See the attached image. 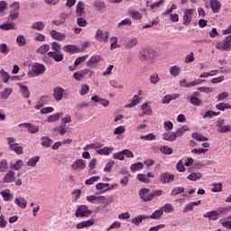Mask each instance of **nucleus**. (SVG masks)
Returning a JSON list of instances; mask_svg holds the SVG:
<instances>
[{"label":"nucleus","mask_w":231,"mask_h":231,"mask_svg":"<svg viewBox=\"0 0 231 231\" xmlns=\"http://www.w3.org/2000/svg\"><path fill=\"white\" fill-rule=\"evenodd\" d=\"M64 93L66 90L62 87H56L52 90V97L56 102H60L64 98Z\"/></svg>","instance_id":"8"},{"label":"nucleus","mask_w":231,"mask_h":231,"mask_svg":"<svg viewBox=\"0 0 231 231\" xmlns=\"http://www.w3.org/2000/svg\"><path fill=\"white\" fill-rule=\"evenodd\" d=\"M209 5L213 14H219V10H221V2L219 0H209Z\"/></svg>","instance_id":"19"},{"label":"nucleus","mask_w":231,"mask_h":231,"mask_svg":"<svg viewBox=\"0 0 231 231\" xmlns=\"http://www.w3.org/2000/svg\"><path fill=\"white\" fill-rule=\"evenodd\" d=\"M181 73V68H180V66L178 65H174L171 66L170 68V75H171V77H178L180 74Z\"/></svg>","instance_id":"31"},{"label":"nucleus","mask_w":231,"mask_h":231,"mask_svg":"<svg viewBox=\"0 0 231 231\" xmlns=\"http://www.w3.org/2000/svg\"><path fill=\"white\" fill-rule=\"evenodd\" d=\"M88 54L81 56V57H78L74 61L75 68H77V66H79V64H82V62H86V60H88Z\"/></svg>","instance_id":"52"},{"label":"nucleus","mask_w":231,"mask_h":231,"mask_svg":"<svg viewBox=\"0 0 231 231\" xmlns=\"http://www.w3.org/2000/svg\"><path fill=\"white\" fill-rule=\"evenodd\" d=\"M94 39L97 41V42H107L109 41V32L97 30L94 35Z\"/></svg>","instance_id":"6"},{"label":"nucleus","mask_w":231,"mask_h":231,"mask_svg":"<svg viewBox=\"0 0 231 231\" xmlns=\"http://www.w3.org/2000/svg\"><path fill=\"white\" fill-rule=\"evenodd\" d=\"M135 46H138V39L137 38H129L125 44V50H133Z\"/></svg>","instance_id":"23"},{"label":"nucleus","mask_w":231,"mask_h":231,"mask_svg":"<svg viewBox=\"0 0 231 231\" xmlns=\"http://www.w3.org/2000/svg\"><path fill=\"white\" fill-rule=\"evenodd\" d=\"M159 180L161 183H163V185H167V183H172V181L174 180V175L169 172H164L160 175Z\"/></svg>","instance_id":"12"},{"label":"nucleus","mask_w":231,"mask_h":231,"mask_svg":"<svg viewBox=\"0 0 231 231\" xmlns=\"http://www.w3.org/2000/svg\"><path fill=\"white\" fill-rule=\"evenodd\" d=\"M8 171V161L2 160L0 162V172H6Z\"/></svg>","instance_id":"57"},{"label":"nucleus","mask_w":231,"mask_h":231,"mask_svg":"<svg viewBox=\"0 0 231 231\" xmlns=\"http://www.w3.org/2000/svg\"><path fill=\"white\" fill-rule=\"evenodd\" d=\"M216 107L219 111H225V109H231V105L226 103H219L216 106Z\"/></svg>","instance_id":"61"},{"label":"nucleus","mask_w":231,"mask_h":231,"mask_svg":"<svg viewBox=\"0 0 231 231\" xmlns=\"http://www.w3.org/2000/svg\"><path fill=\"white\" fill-rule=\"evenodd\" d=\"M94 8L97 12H103L106 9V4L102 0H97L94 2Z\"/></svg>","instance_id":"38"},{"label":"nucleus","mask_w":231,"mask_h":231,"mask_svg":"<svg viewBox=\"0 0 231 231\" xmlns=\"http://www.w3.org/2000/svg\"><path fill=\"white\" fill-rule=\"evenodd\" d=\"M24 167V162L23 160L18 159L15 162L10 163V169L11 171H21Z\"/></svg>","instance_id":"24"},{"label":"nucleus","mask_w":231,"mask_h":231,"mask_svg":"<svg viewBox=\"0 0 231 231\" xmlns=\"http://www.w3.org/2000/svg\"><path fill=\"white\" fill-rule=\"evenodd\" d=\"M189 103L192 104V106H201L202 102L200 101L199 98L196 97L195 96H190L189 97Z\"/></svg>","instance_id":"60"},{"label":"nucleus","mask_w":231,"mask_h":231,"mask_svg":"<svg viewBox=\"0 0 231 231\" xmlns=\"http://www.w3.org/2000/svg\"><path fill=\"white\" fill-rule=\"evenodd\" d=\"M46 71V67L40 63H35L32 66V69L27 72V77L29 79H33L35 77H39V75H42Z\"/></svg>","instance_id":"1"},{"label":"nucleus","mask_w":231,"mask_h":231,"mask_svg":"<svg viewBox=\"0 0 231 231\" xmlns=\"http://www.w3.org/2000/svg\"><path fill=\"white\" fill-rule=\"evenodd\" d=\"M137 180L142 183H151V179L147 178V175L143 173L138 174Z\"/></svg>","instance_id":"53"},{"label":"nucleus","mask_w":231,"mask_h":231,"mask_svg":"<svg viewBox=\"0 0 231 231\" xmlns=\"http://www.w3.org/2000/svg\"><path fill=\"white\" fill-rule=\"evenodd\" d=\"M0 75L2 77L3 82H5V84L8 83V80H10V74H8V72L2 69L0 71Z\"/></svg>","instance_id":"62"},{"label":"nucleus","mask_w":231,"mask_h":231,"mask_svg":"<svg viewBox=\"0 0 231 231\" xmlns=\"http://www.w3.org/2000/svg\"><path fill=\"white\" fill-rule=\"evenodd\" d=\"M212 187L211 192H221L223 190V184L221 182L213 183Z\"/></svg>","instance_id":"56"},{"label":"nucleus","mask_w":231,"mask_h":231,"mask_svg":"<svg viewBox=\"0 0 231 231\" xmlns=\"http://www.w3.org/2000/svg\"><path fill=\"white\" fill-rule=\"evenodd\" d=\"M187 131H190V129L187 128V126H181L173 132V134H175V138H180V136H183Z\"/></svg>","instance_id":"39"},{"label":"nucleus","mask_w":231,"mask_h":231,"mask_svg":"<svg viewBox=\"0 0 231 231\" xmlns=\"http://www.w3.org/2000/svg\"><path fill=\"white\" fill-rule=\"evenodd\" d=\"M162 210L165 214H172V212H174V207L170 203H166L163 205Z\"/></svg>","instance_id":"50"},{"label":"nucleus","mask_w":231,"mask_h":231,"mask_svg":"<svg viewBox=\"0 0 231 231\" xmlns=\"http://www.w3.org/2000/svg\"><path fill=\"white\" fill-rule=\"evenodd\" d=\"M60 116H62V113L60 112L51 115L47 117V122L49 123L58 122V120H60Z\"/></svg>","instance_id":"40"},{"label":"nucleus","mask_w":231,"mask_h":231,"mask_svg":"<svg viewBox=\"0 0 231 231\" xmlns=\"http://www.w3.org/2000/svg\"><path fill=\"white\" fill-rule=\"evenodd\" d=\"M18 87L20 88V93L23 98H30V89L28 87L23 83H18Z\"/></svg>","instance_id":"25"},{"label":"nucleus","mask_w":231,"mask_h":231,"mask_svg":"<svg viewBox=\"0 0 231 231\" xmlns=\"http://www.w3.org/2000/svg\"><path fill=\"white\" fill-rule=\"evenodd\" d=\"M109 85L112 88H115V89H124V85L118 83V81L115 79L110 80Z\"/></svg>","instance_id":"59"},{"label":"nucleus","mask_w":231,"mask_h":231,"mask_svg":"<svg viewBox=\"0 0 231 231\" xmlns=\"http://www.w3.org/2000/svg\"><path fill=\"white\" fill-rule=\"evenodd\" d=\"M139 196L140 199L142 201H144V203H148V201H152V195H151V189L143 188L139 190Z\"/></svg>","instance_id":"9"},{"label":"nucleus","mask_w":231,"mask_h":231,"mask_svg":"<svg viewBox=\"0 0 231 231\" xmlns=\"http://www.w3.org/2000/svg\"><path fill=\"white\" fill-rule=\"evenodd\" d=\"M138 102H140V97H138V95H134L133 98L130 100V103L126 104L125 107L126 108L134 107V106H136Z\"/></svg>","instance_id":"41"},{"label":"nucleus","mask_w":231,"mask_h":231,"mask_svg":"<svg viewBox=\"0 0 231 231\" xmlns=\"http://www.w3.org/2000/svg\"><path fill=\"white\" fill-rule=\"evenodd\" d=\"M216 48L219 51H231V35L226 36L224 41L217 42Z\"/></svg>","instance_id":"3"},{"label":"nucleus","mask_w":231,"mask_h":231,"mask_svg":"<svg viewBox=\"0 0 231 231\" xmlns=\"http://www.w3.org/2000/svg\"><path fill=\"white\" fill-rule=\"evenodd\" d=\"M14 204L17 205L19 208L24 209L26 208L28 202H26V199H24V197H19L14 199Z\"/></svg>","instance_id":"27"},{"label":"nucleus","mask_w":231,"mask_h":231,"mask_svg":"<svg viewBox=\"0 0 231 231\" xmlns=\"http://www.w3.org/2000/svg\"><path fill=\"white\" fill-rule=\"evenodd\" d=\"M16 44L20 47L26 46V38H24V35L20 34L17 36Z\"/></svg>","instance_id":"51"},{"label":"nucleus","mask_w":231,"mask_h":231,"mask_svg":"<svg viewBox=\"0 0 231 231\" xmlns=\"http://www.w3.org/2000/svg\"><path fill=\"white\" fill-rule=\"evenodd\" d=\"M192 138H194V140L197 142H208V138L199 133H193Z\"/></svg>","instance_id":"43"},{"label":"nucleus","mask_w":231,"mask_h":231,"mask_svg":"<svg viewBox=\"0 0 231 231\" xmlns=\"http://www.w3.org/2000/svg\"><path fill=\"white\" fill-rule=\"evenodd\" d=\"M4 183H14L15 181V171L9 170L3 179Z\"/></svg>","instance_id":"17"},{"label":"nucleus","mask_w":231,"mask_h":231,"mask_svg":"<svg viewBox=\"0 0 231 231\" xmlns=\"http://www.w3.org/2000/svg\"><path fill=\"white\" fill-rule=\"evenodd\" d=\"M12 93H14V88H5L2 92H1V97L2 98H4L5 100H6V98H9L10 96L12 95Z\"/></svg>","instance_id":"42"},{"label":"nucleus","mask_w":231,"mask_h":231,"mask_svg":"<svg viewBox=\"0 0 231 231\" xmlns=\"http://www.w3.org/2000/svg\"><path fill=\"white\" fill-rule=\"evenodd\" d=\"M144 219H149V216L139 215L135 217L134 219H132V223L133 225H135V226H140V223H142V221H144Z\"/></svg>","instance_id":"29"},{"label":"nucleus","mask_w":231,"mask_h":231,"mask_svg":"<svg viewBox=\"0 0 231 231\" xmlns=\"http://www.w3.org/2000/svg\"><path fill=\"white\" fill-rule=\"evenodd\" d=\"M93 225H95V219L91 218V219L78 223L76 225V228L78 230H82V228H89V226H93Z\"/></svg>","instance_id":"16"},{"label":"nucleus","mask_w":231,"mask_h":231,"mask_svg":"<svg viewBox=\"0 0 231 231\" xmlns=\"http://www.w3.org/2000/svg\"><path fill=\"white\" fill-rule=\"evenodd\" d=\"M142 169H143V162L134 163V164H131L130 166V170L132 171V172H136V171H142Z\"/></svg>","instance_id":"47"},{"label":"nucleus","mask_w":231,"mask_h":231,"mask_svg":"<svg viewBox=\"0 0 231 231\" xmlns=\"http://www.w3.org/2000/svg\"><path fill=\"white\" fill-rule=\"evenodd\" d=\"M20 5L19 2H14L10 5V8L12 9L10 11V14H9V19H11V21H15V19H17V17H19V8H20Z\"/></svg>","instance_id":"7"},{"label":"nucleus","mask_w":231,"mask_h":231,"mask_svg":"<svg viewBox=\"0 0 231 231\" xmlns=\"http://www.w3.org/2000/svg\"><path fill=\"white\" fill-rule=\"evenodd\" d=\"M18 127H26L31 134H35V133H39V126L33 125L29 123H22L18 125Z\"/></svg>","instance_id":"18"},{"label":"nucleus","mask_w":231,"mask_h":231,"mask_svg":"<svg viewBox=\"0 0 231 231\" xmlns=\"http://www.w3.org/2000/svg\"><path fill=\"white\" fill-rule=\"evenodd\" d=\"M48 51H50V45L48 43H45L38 48L36 53H39L40 55H44V53Z\"/></svg>","instance_id":"45"},{"label":"nucleus","mask_w":231,"mask_h":231,"mask_svg":"<svg viewBox=\"0 0 231 231\" xmlns=\"http://www.w3.org/2000/svg\"><path fill=\"white\" fill-rule=\"evenodd\" d=\"M92 211L88 208L87 205L79 206L75 212L76 217H89L91 216Z\"/></svg>","instance_id":"5"},{"label":"nucleus","mask_w":231,"mask_h":231,"mask_svg":"<svg viewBox=\"0 0 231 231\" xmlns=\"http://www.w3.org/2000/svg\"><path fill=\"white\" fill-rule=\"evenodd\" d=\"M88 73V69H83L79 71L75 72L73 74V79H75V80H82V79H84V77H86Z\"/></svg>","instance_id":"20"},{"label":"nucleus","mask_w":231,"mask_h":231,"mask_svg":"<svg viewBox=\"0 0 231 231\" xmlns=\"http://www.w3.org/2000/svg\"><path fill=\"white\" fill-rule=\"evenodd\" d=\"M46 26V23L44 22H34L32 25L31 28L32 30H37L38 32H42Z\"/></svg>","instance_id":"30"},{"label":"nucleus","mask_w":231,"mask_h":231,"mask_svg":"<svg viewBox=\"0 0 231 231\" xmlns=\"http://www.w3.org/2000/svg\"><path fill=\"white\" fill-rule=\"evenodd\" d=\"M47 55L48 57H51V59H53L55 62H62V60H64V54H62L60 51H49Z\"/></svg>","instance_id":"14"},{"label":"nucleus","mask_w":231,"mask_h":231,"mask_svg":"<svg viewBox=\"0 0 231 231\" xmlns=\"http://www.w3.org/2000/svg\"><path fill=\"white\" fill-rule=\"evenodd\" d=\"M97 181H100L99 176H93L85 181V185H94Z\"/></svg>","instance_id":"55"},{"label":"nucleus","mask_w":231,"mask_h":231,"mask_svg":"<svg viewBox=\"0 0 231 231\" xmlns=\"http://www.w3.org/2000/svg\"><path fill=\"white\" fill-rule=\"evenodd\" d=\"M40 159L41 158L39 156H34V157L29 159L28 162H27V166L28 167H32V168L37 167V163H39Z\"/></svg>","instance_id":"44"},{"label":"nucleus","mask_w":231,"mask_h":231,"mask_svg":"<svg viewBox=\"0 0 231 231\" xmlns=\"http://www.w3.org/2000/svg\"><path fill=\"white\" fill-rule=\"evenodd\" d=\"M72 171H84L86 169V161L82 159H77L72 164H71Z\"/></svg>","instance_id":"11"},{"label":"nucleus","mask_w":231,"mask_h":231,"mask_svg":"<svg viewBox=\"0 0 231 231\" xmlns=\"http://www.w3.org/2000/svg\"><path fill=\"white\" fill-rule=\"evenodd\" d=\"M115 149L113 147H104L97 151V154H104L105 156H109L111 152H113Z\"/></svg>","instance_id":"36"},{"label":"nucleus","mask_w":231,"mask_h":231,"mask_svg":"<svg viewBox=\"0 0 231 231\" xmlns=\"http://www.w3.org/2000/svg\"><path fill=\"white\" fill-rule=\"evenodd\" d=\"M187 178L189 181H198L200 178H203V174L201 172H191Z\"/></svg>","instance_id":"37"},{"label":"nucleus","mask_w":231,"mask_h":231,"mask_svg":"<svg viewBox=\"0 0 231 231\" xmlns=\"http://www.w3.org/2000/svg\"><path fill=\"white\" fill-rule=\"evenodd\" d=\"M50 36L51 37V39H53L54 41H59V42H62L66 40V33H62L56 30H51L50 32Z\"/></svg>","instance_id":"13"},{"label":"nucleus","mask_w":231,"mask_h":231,"mask_svg":"<svg viewBox=\"0 0 231 231\" xmlns=\"http://www.w3.org/2000/svg\"><path fill=\"white\" fill-rule=\"evenodd\" d=\"M102 60V58L98 55H93L86 63V66L88 68H91V66H94V64H98Z\"/></svg>","instance_id":"26"},{"label":"nucleus","mask_w":231,"mask_h":231,"mask_svg":"<svg viewBox=\"0 0 231 231\" xmlns=\"http://www.w3.org/2000/svg\"><path fill=\"white\" fill-rule=\"evenodd\" d=\"M161 5H163V0H159L158 2H154V3L151 2V1L146 2V6L148 8H151V10H154V8H157Z\"/></svg>","instance_id":"46"},{"label":"nucleus","mask_w":231,"mask_h":231,"mask_svg":"<svg viewBox=\"0 0 231 231\" xmlns=\"http://www.w3.org/2000/svg\"><path fill=\"white\" fill-rule=\"evenodd\" d=\"M51 143H53V140H51L50 137H48V136L42 137V147H50V145H51Z\"/></svg>","instance_id":"48"},{"label":"nucleus","mask_w":231,"mask_h":231,"mask_svg":"<svg viewBox=\"0 0 231 231\" xmlns=\"http://www.w3.org/2000/svg\"><path fill=\"white\" fill-rule=\"evenodd\" d=\"M162 216H163V208H161L152 213V215L148 217V219H160Z\"/></svg>","instance_id":"34"},{"label":"nucleus","mask_w":231,"mask_h":231,"mask_svg":"<svg viewBox=\"0 0 231 231\" xmlns=\"http://www.w3.org/2000/svg\"><path fill=\"white\" fill-rule=\"evenodd\" d=\"M162 140H165L166 142H174L176 140V135L174 134V132H168L162 134Z\"/></svg>","instance_id":"35"},{"label":"nucleus","mask_w":231,"mask_h":231,"mask_svg":"<svg viewBox=\"0 0 231 231\" xmlns=\"http://www.w3.org/2000/svg\"><path fill=\"white\" fill-rule=\"evenodd\" d=\"M130 15L134 21H140L143 17V14L138 11H131Z\"/></svg>","instance_id":"49"},{"label":"nucleus","mask_w":231,"mask_h":231,"mask_svg":"<svg viewBox=\"0 0 231 231\" xmlns=\"http://www.w3.org/2000/svg\"><path fill=\"white\" fill-rule=\"evenodd\" d=\"M1 30L8 32V30H15V23L14 22L4 23L0 25Z\"/></svg>","instance_id":"33"},{"label":"nucleus","mask_w":231,"mask_h":231,"mask_svg":"<svg viewBox=\"0 0 231 231\" xmlns=\"http://www.w3.org/2000/svg\"><path fill=\"white\" fill-rule=\"evenodd\" d=\"M0 196H2L4 201H10V199H14V194L10 192V189L1 191Z\"/></svg>","instance_id":"32"},{"label":"nucleus","mask_w":231,"mask_h":231,"mask_svg":"<svg viewBox=\"0 0 231 231\" xmlns=\"http://www.w3.org/2000/svg\"><path fill=\"white\" fill-rule=\"evenodd\" d=\"M150 82L153 85L158 84V82H160V76H158L157 73L152 74L150 77Z\"/></svg>","instance_id":"63"},{"label":"nucleus","mask_w":231,"mask_h":231,"mask_svg":"<svg viewBox=\"0 0 231 231\" xmlns=\"http://www.w3.org/2000/svg\"><path fill=\"white\" fill-rule=\"evenodd\" d=\"M6 140L10 151H13L15 154H23V146L17 143V139H15V137H7Z\"/></svg>","instance_id":"2"},{"label":"nucleus","mask_w":231,"mask_h":231,"mask_svg":"<svg viewBox=\"0 0 231 231\" xmlns=\"http://www.w3.org/2000/svg\"><path fill=\"white\" fill-rule=\"evenodd\" d=\"M85 10H86V5H84L83 2L81 1L78 2L76 5V15L78 17H82L84 15Z\"/></svg>","instance_id":"22"},{"label":"nucleus","mask_w":231,"mask_h":231,"mask_svg":"<svg viewBox=\"0 0 231 231\" xmlns=\"http://www.w3.org/2000/svg\"><path fill=\"white\" fill-rule=\"evenodd\" d=\"M100 147H102V144L96 143L87 144L83 149L84 151H90V149H100Z\"/></svg>","instance_id":"54"},{"label":"nucleus","mask_w":231,"mask_h":231,"mask_svg":"<svg viewBox=\"0 0 231 231\" xmlns=\"http://www.w3.org/2000/svg\"><path fill=\"white\" fill-rule=\"evenodd\" d=\"M204 217H207L209 221H217L219 219V213H217V210H212L205 213Z\"/></svg>","instance_id":"21"},{"label":"nucleus","mask_w":231,"mask_h":231,"mask_svg":"<svg viewBox=\"0 0 231 231\" xmlns=\"http://www.w3.org/2000/svg\"><path fill=\"white\" fill-rule=\"evenodd\" d=\"M141 111H143V115H146L147 116H150V115H152V108L151 107V105L149 103L145 102L141 106Z\"/></svg>","instance_id":"28"},{"label":"nucleus","mask_w":231,"mask_h":231,"mask_svg":"<svg viewBox=\"0 0 231 231\" xmlns=\"http://www.w3.org/2000/svg\"><path fill=\"white\" fill-rule=\"evenodd\" d=\"M217 131L218 133H222V134L231 133V125H224L221 128H217Z\"/></svg>","instance_id":"64"},{"label":"nucleus","mask_w":231,"mask_h":231,"mask_svg":"<svg viewBox=\"0 0 231 231\" xmlns=\"http://www.w3.org/2000/svg\"><path fill=\"white\" fill-rule=\"evenodd\" d=\"M93 225H95V219L91 218V219L78 223L76 225V228L78 230H82V228H89V226H93Z\"/></svg>","instance_id":"15"},{"label":"nucleus","mask_w":231,"mask_h":231,"mask_svg":"<svg viewBox=\"0 0 231 231\" xmlns=\"http://www.w3.org/2000/svg\"><path fill=\"white\" fill-rule=\"evenodd\" d=\"M63 50L67 53H75V51H77V46H75V45H65V46H63Z\"/></svg>","instance_id":"58"},{"label":"nucleus","mask_w":231,"mask_h":231,"mask_svg":"<svg viewBox=\"0 0 231 231\" xmlns=\"http://www.w3.org/2000/svg\"><path fill=\"white\" fill-rule=\"evenodd\" d=\"M192 15H194V9H185L184 14L182 17V23L185 24V26H189L190 23H192Z\"/></svg>","instance_id":"10"},{"label":"nucleus","mask_w":231,"mask_h":231,"mask_svg":"<svg viewBox=\"0 0 231 231\" xmlns=\"http://www.w3.org/2000/svg\"><path fill=\"white\" fill-rule=\"evenodd\" d=\"M140 60H152L156 59V51L152 49H144L139 52Z\"/></svg>","instance_id":"4"}]
</instances>
